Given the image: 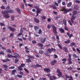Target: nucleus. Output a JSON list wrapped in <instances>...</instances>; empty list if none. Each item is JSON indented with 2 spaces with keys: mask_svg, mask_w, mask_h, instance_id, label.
<instances>
[{
  "mask_svg": "<svg viewBox=\"0 0 80 80\" xmlns=\"http://www.w3.org/2000/svg\"><path fill=\"white\" fill-rule=\"evenodd\" d=\"M9 14L8 13V14H7L5 15V18H10V16H9Z\"/></svg>",
  "mask_w": 80,
  "mask_h": 80,
  "instance_id": "nucleus-28",
  "label": "nucleus"
},
{
  "mask_svg": "<svg viewBox=\"0 0 80 80\" xmlns=\"http://www.w3.org/2000/svg\"><path fill=\"white\" fill-rule=\"evenodd\" d=\"M18 78H22V75H18Z\"/></svg>",
  "mask_w": 80,
  "mask_h": 80,
  "instance_id": "nucleus-63",
  "label": "nucleus"
},
{
  "mask_svg": "<svg viewBox=\"0 0 80 80\" xmlns=\"http://www.w3.org/2000/svg\"><path fill=\"white\" fill-rule=\"evenodd\" d=\"M41 17L42 19H43V20H45V19H46V17L43 15H42L41 16Z\"/></svg>",
  "mask_w": 80,
  "mask_h": 80,
  "instance_id": "nucleus-25",
  "label": "nucleus"
},
{
  "mask_svg": "<svg viewBox=\"0 0 80 80\" xmlns=\"http://www.w3.org/2000/svg\"><path fill=\"white\" fill-rule=\"evenodd\" d=\"M58 47L59 48L61 49V50H62V47L61 46V45H60V44H58Z\"/></svg>",
  "mask_w": 80,
  "mask_h": 80,
  "instance_id": "nucleus-47",
  "label": "nucleus"
},
{
  "mask_svg": "<svg viewBox=\"0 0 80 80\" xmlns=\"http://www.w3.org/2000/svg\"><path fill=\"white\" fill-rule=\"evenodd\" d=\"M20 35H22V33H21V32L18 33V37H20Z\"/></svg>",
  "mask_w": 80,
  "mask_h": 80,
  "instance_id": "nucleus-60",
  "label": "nucleus"
},
{
  "mask_svg": "<svg viewBox=\"0 0 80 80\" xmlns=\"http://www.w3.org/2000/svg\"><path fill=\"white\" fill-rule=\"evenodd\" d=\"M18 62V59H15V63H17V62Z\"/></svg>",
  "mask_w": 80,
  "mask_h": 80,
  "instance_id": "nucleus-58",
  "label": "nucleus"
},
{
  "mask_svg": "<svg viewBox=\"0 0 80 80\" xmlns=\"http://www.w3.org/2000/svg\"><path fill=\"white\" fill-rule=\"evenodd\" d=\"M72 5V2H69L67 4V6L68 7H70Z\"/></svg>",
  "mask_w": 80,
  "mask_h": 80,
  "instance_id": "nucleus-22",
  "label": "nucleus"
},
{
  "mask_svg": "<svg viewBox=\"0 0 80 80\" xmlns=\"http://www.w3.org/2000/svg\"><path fill=\"white\" fill-rule=\"evenodd\" d=\"M63 22L64 23V25H67V20H64Z\"/></svg>",
  "mask_w": 80,
  "mask_h": 80,
  "instance_id": "nucleus-38",
  "label": "nucleus"
},
{
  "mask_svg": "<svg viewBox=\"0 0 80 80\" xmlns=\"http://www.w3.org/2000/svg\"><path fill=\"white\" fill-rule=\"evenodd\" d=\"M47 28L48 29H50L51 28V26L50 25H48Z\"/></svg>",
  "mask_w": 80,
  "mask_h": 80,
  "instance_id": "nucleus-56",
  "label": "nucleus"
},
{
  "mask_svg": "<svg viewBox=\"0 0 80 80\" xmlns=\"http://www.w3.org/2000/svg\"><path fill=\"white\" fill-rule=\"evenodd\" d=\"M34 28L35 31H38L40 29V27L37 26H35L34 27Z\"/></svg>",
  "mask_w": 80,
  "mask_h": 80,
  "instance_id": "nucleus-13",
  "label": "nucleus"
},
{
  "mask_svg": "<svg viewBox=\"0 0 80 80\" xmlns=\"http://www.w3.org/2000/svg\"><path fill=\"white\" fill-rule=\"evenodd\" d=\"M13 10L12 9H10L9 10H8V13H13Z\"/></svg>",
  "mask_w": 80,
  "mask_h": 80,
  "instance_id": "nucleus-23",
  "label": "nucleus"
},
{
  "mask_svg": "<svg viewBox=\"0 0 80 80\" xmlns=\"http://www.w3.org/2000/svg\"><path fill=\"white\" fill-rule=\"evenodd\" d=\"M11 18V20L12 21H13V20H14L15 19L14 18V16H12Z\"/></svg>",
  "mask_w": 80,
  "mask_h": 80,
  "instance_id": "nucleus-44",
  "label": "nucleus"
},
{
  "mask_svg": "<svg viewBox=\"0 0 80 80\" xmlns=\"http://www.w3.org/2000/svg\"><path fill=\"white\" fill-rule=\"evenodd\" d=\"M62 61L63 62H62V63L64 64L65 63V62L67 61V59H66V58H64L62 60Z\"/></svg>",
  "mask_w": 80,
  "mask_h": 80,
  "instance_id": "nucleus-34",
  "label": "nucleus"
},
{
  "mask_svg": "<svg viewBox=\"0 0 80 80\" xmlns=\"http://www.w3.org/2000/svg\"><path fill=\"white\" fill-rule=\"evenodd\" d=\"M78 13V12L77 11L74 10L73 12V15H76Z\"/></svg>",
  "mask_w": 80,
  "mask_h": 80,
  "instance_id": "nucleus-24",
  "label": "nucleus"
},
{
  "mask_svg": "<svg viewBox=\"0 0 80 80\" xmlns=\"http://www.w3.org/2000/svg\"><path fill=\"white\" fill-rule=\"evenodd\" d=\"M44 70L45 71V72H47V73H50V72H51L50 68L49 67H48V68H44Z\"/></svg>",
  "mask_w": 80,
  "mask_h": 80,
  "instance_id": "nucleus-6",
  "label": "nucleus"
},
{
  "mask_svg": "<svg viewBox=\"0 0 80 80\" xmlns=\"http://www.w3.org/2000/svg\"><path fill=\"white\" fill-rule=\"evenodd\" d=\"M24 70L28 73H29V71H28V70H27V69L26 68H24Z\"/></svg>",
  "mask_w": 80,
  "mask_h": 80,
  "instance_id": "nucleus-46",
  "label": "nucleus"
},
{
  "mask_svg": "<svg viewBox=\"0 0 80 80\" xmlns=\"http://www.w3.org/2000/svg\"><path fill=\"white\" fill-rule=\"evenodd\" d=\"M8 28L10 31H11V32H15V29L12 28L11 26L8 27Z\"/></svg>",
  "mask_w": 80,
  "mask_h": 80,
  "instance_id": "nucleus-11",
  "label": "nucleus"
},
{
  "mask_svg": "<svg viewBox=\"0 0 80 80\" xmlns=\"http://www.w3.org/2000/svg\"><path fill=\"white\" fill-rule=\"evenodd\" d=\"M28 5L29 7H33V5L32 4H28Z\"/></svg>",
  "mask_w": 80,
  "mask_h": 80,
  "instance_id": "nucleus-55",
  "label": "nucleus"
},
{
  "mask_svg": "<svg viewBox=\"0 0 80 80\" xmlns=\"http://www.w3.org/2000/svg\"><path fill=\"white\" fill-rule=\"evenodd\" d=\"M3 2H4V3H5V4H7V0H2Z\"/></svg>",
  "mask_w": 80,
  "mask_h": 80,
  "instance_id": "nucleus-59",
  "label": "nucleus"
},
{
  "mask_svg": "<svg viewBox=\"0 0 80 80\" xmlns=\"http://www.w3.org/2000/svg\"><path fill=\"white\" fill-rule=\"evenodd\" d=\"M65 29L66 30H68V28L66 26L65 27Z\"/></svg>",
  "mask_w": 80,
  "mask_h": 80,
  "instance_id": "nucleus-64",
  "label": "nucleus"
},
{
  "mask_svg": "<svg viewBox=\"0 0 80 80\" xmlns=\"http://www.w3.org/2000/svg\"><path fill=\"white\" fill-rule=\"evenodd\" d=\"M32 42L34 44H35V43H37V42L36 41L33 40L32 41Z\"/></svg>",
  "mask_w": 80,
  "mask_h": 80,
  "instance_id": "nucleus-62",
  "label": "nucleus"
},
{
  "mask_svg": "<svg viewBox=\"0 0 80 80\" xmlns=\"http://www.w3.org/2000/svg\"><path fill=\"white\" fill-rule=\"evenodd\" d=\"M66 34L67 35H68V37H69L70 38H71L72 37H73V35L72 34H70L69 33H68V32H67Z\"/></svg>",
  "mask_w": 80,
  "mask_h": 80,
  "instance_id": "nucleus-19",
  "label": "nucleus"
},
{
  "mask_svg": "<svg viewBox=\"0 0 80 80\" xmlns=\"http://www.w3.org/2000/svg\"><path fill=\"white\" fill-rule=\"evenodd\" d=\"M62 50L65 52H68V48L66 47H64L62 48Z\"/></svg>",
  "mask_w": 80,
  "mask_h": 80,
  "instance_id": "nucleus-20",
  "label": "nucleus"
},
{
  "mask_svg": "<svg viewBox=\"0 0 80 80\" xmlns=\"http://www.w3.org/2000/svg\"><path fill=\"white\" fill-rule=\"evenodd\" d=\"M18 69H19L20 71H22L23 70V69H22V67H21L20 66L18 67Z\"/></svg>",
  "mask_w": 80,
  "mask_h": 80,
  "instance_id": "nucleus-41",
  "label": "nucleus"
},
{
  "mask_svg": "<svg viewBox=\"0 0 80 80\" xmlns=\"http://www.w3.org/2000/svg\"><path fill=\"white\" fill-rule=\"evenodd\" d=\"M44 54L46 57L47 56L48 57H50V53H49L48 51H46L44 52Z\"/></svg>",
  "mask_w": 80,
  "mask_h": 80,
  "instance_id": "nucleus-15",
  "label": "nucleus"
},
{
  "mask_svg": "<svg viewBox=\"0 0 80 80\" xmlns=\"http://www.w3.org/2000/svg\"><path fill=\"white\" fill-rule=\"evenodd\" d=\"M22 9L23 10V9H24V4L23 3H22Z\"/></svg>",
  "mask_w": 80,
  "mask_h": 80,
  "instance_id": "nucleus-45",
  "label": "nucleus"
},
{
  "mask_svg": "<svg viewBox=\"0 0 80 80\" xmlns=\"http://www.w3.org/2000/svg\"><path fill=\"white\" fill-rule=\"evenodd\" d=\"M52 77L54 80L57 79V77H56L55 75L52 76Z\"/></svg>",
  "mask_w": 80,
  "mask_h": 80,
  "instance_id": "nucleus-51",
  "label": "nucleus"
},
{
  "mask_svg": "<svg viewBox=\"0 0 80 80\" xmlns=\"http://www.w3.org/2000/svg\"><path fill=\"white\" fill-rule=\"evenodd\" d=\"M75 17L74 16H72V18L71 19V20L73 23H74V21L73 20H75Z\"/></svg>",
  "mask_w": 80,
  "mask_h": 80,
  "instance_id": "nucleus-12",
  "label": "nucleus"
},
{
  "mask_svg": "<svg viewBox=\"0 0 80 80\" xmlns=\"http://www.w3.org/2000/svg\"><path fill=\"white\" fill-rule=\"evenodd\" d=\"M51 64L52 65H54L55 64L57 63V60L54 59L53 61H51Z\"/></svg>",
  "mask_w": 80,
  "mask_h": 80,
  "instance_id": "nucleus-7",
  "label": "nucleus"
},
{
  "mask_svg": "<svg viewBox=\"0 0 80 80\" xmlns=\"http://www.w3.org/2000/svg\"><path fill=\"white\" fill-rule=\"evenodd\" d=\"M34 20L35 22L37 23H39V22H40V21L37 18H34Z\"/></svg>",
  "mask_w": 80,
  "mask_h": 80,
  "instance_id": "nucleus-9",
  "label": "nucleus"
},
{
  "mask_svg": "<svg viewBox=\"0 0 80 80\" xmlns=\"http://www.w3.org/2000/svg\"><path fill=\"white\" fill-rule=\"evenodd\" d=\"M2 15H5L7 14L8 13V11H2Z\"/></svg>",
  "mask_w": 80,
  "mask_h": 80,
  "instance_id": "nucleus-16",
  "label": "nucleus"
},
{
  "mask_svg": "<svg viewBox=\"0 0 80 80\" xmlns=\"http://www.w3.org/2000/svg\"><path fill=\"white\" fill-rule=\"evenodd\" d=\"M34 7L36 9H38V8H39V6H37V4H35V5L34 6Z\"/></svg>",
  "mask_w": 80,
  "mask_h": 80,
  "instance_id": "nucleus-39",
  "label": "nucleus"
},
{
  "mask_svg": "<svg viewBox=\"0 0 80 80\" xmlns=\"http://www.w3.org/2000/svg\"><path fill=\"white\" fill-rule=\"evenodd\" d=\"M57 72L58 73V76L59 77H61L62 76V72H60V70L58 69L57 71Z\"/></svg>",
  "mask_w": 80,
  "mask_h": 80,
  "instance_id": "nucleus-4",
  "label": "nucleus"
},
{
  "mask_svg": "<svg viewBox=\"0 0 80 80\" xmlns=\"http://www.w3.org/2000/svg\"><path fill=\"white\" fill-rule=\"evenodd\" d=\"M69 58L68 59V64L69 65H71V64H72V62L71 61L72 60V58H71V54H69L68 55Z\"/></svg>",
  "mask_w": 80,
  "mask_h": 80,
  "instance_id": "nucleus-3",
  "label": "nucleus"
},
{
  "mask_svg": "<svg viewBox=\"0 0 80 80\" xmlns=\"http://www.w3.org/2000/svg\"><path fill=\"white\" fill-rule=\"evenodd\" d=\"M73 57H74V58H79V57H78V56H77V55H76V54H73Z\"/></svg>",
  "mask_w": 80,
  "mask_h": 80,
  "instance_id": "nucleus-26",
  "label": "nucleus"
},
{
  "mask_svg": "<svg viewBox=\"0 0 80 80\" xmlns=\"http://www.w3.org/2000/svg\"><path fill=\"white\" fill-rule=\"evenodd\" d=\"M42 30L41 29H39V32H38V33L39 34H41V33H42Z\"/></svg>",
  "mask_w": 80,
  "mask_h": 80,
  "instance_id": "nucleus-61",
  "label": "nucleus"
},
{
  "mask_svg": "<svg viewBox=\"0 0 80 80\" xmlns=\"http://www.w3.org/2000/svg\"><path fill=\"white\" fill-rule=\"evenodd\" d=\"M9 69H14L15 68V67L12 66L11 67L9 68Z\"/></svg>",
  "mask_w": 80,
  "mask_h": 80,
  "instance_id": "nucleus-57",
  "label": "nucleus"
},
{
  "mask_svg": "<svg viewBox=\"0 0 80 80\" xmlns=\"http://www.w3.org/2000/svg\"><path fill=\"white\" fill-rule=\"evenodd\" d=\"M51 50H52V51H53V52H56V50H55V49L53 48H51Z\"/></svg>",
  "mask_w": 80,
  "mask_h": 80,
  "instance_id": "nucleus-49",
  "label": "nucleus"
},
{
  "mask_svg": "<svg viewBox=\"0 0 80 80\" xmlns=\"http://www.w3.org/2000/svg\"><path fill=\"white\" fill-rule=\"evenodd\" d=\"M72 69H73V68L71 67H69L67 68V70H68V71L72 70Z\"/></svg>",
  "mask_w": 80,
  "mask_h": 80,
  "instance_id": "nucleus-42",
  "label": "nucleus"
},
{
  "mask_svg": "<svg viewBox=\"0 0 80 80\" xmlns=\"http://www.w3.org/2000/svg\"><path fill=\"white\" fill-rule=\"evenodd\" d=\"M16 10L17 12H18V14H19V15H20V14H21V10H20V9L17 8L16 9Z\"/></svg>",
  "mask_w": 80,
  "mask_h": 80,
  "instance_id": "nucleus-21",
  "label": "nucleus"
},
{
  "mask_svg": "<svg viewBox=\"0 0 80 80\" xmlns=\"http://www.w3.org/2000/svg\"><path fill=\"white\" fill-rule=\"evenodd\" d=\"M70 42V40H67V41H65L64 42L66 44H68V43H69Z\"/></svg>",
  "mask_w": 80,
  "mask_h": 80,
  "instance_id": "nucleus-30",
  "label": "nucleus"
},
{
  "mask_svg": "<svg viewBox=\"0 0 80 80\" xmlns=\"http://www.w3.org/2000/svg\"><path fill=\"white\" fill-rule=\"evenodd\" d=\"M17 72V70L14 69L12 71V75H15V72Z\"/></svg>",
  "mask_w": 80,
  "mask_h": 80,
  "instance_id": "nucleus-27",
  "label": "nucleus"
},
{
  "mask_svg": "<svg viewBox=\"0 0 80 80\" xmlns=\"http://www.w3.org/2000/svg\"><path fill=\"white\" fill-rule=\"evenodd\" d=\"M6 51L7 52V53H12V51H11V50L10 49H7L6 50Z\"/></svg>",
  "mask_w": 80,
  "mask_h": 80,
  "instance_id": "nucleus-31",
  "label": "nucleus"
},
{
  "mask_svg": "<svg viewBox=\"0 0 80 80\" xmlns=\"http://www.w3.org/2000/svg\"><path fill=\"white\" fill-rule=\"evenodd\" d=\"M75 3H80V1L79 0H76L75 1Z\"/></svg>",
  "mask_w": 80,
  "mask_h": 80,
  "instance_id": "nucleus-48",
  "label": "nucleus"
},
{
  "mask_svg": "<svg viewBox=\"0 0 80 80\" xmlns=\"http://www.w3.org/2000/svg\"><path fill=\"white\" fill-rule=\"evenodd\" d=\"M46 38H42L41 39L40 42L42 43H44L46 42Z\"/></svg>",
  "mask_w": 80,
  "mask_h": 80,
  "instance_id": "nucleus-8",
  "label": "nucleus"
},
{
  "mask_svg": "<svg viewBox=\"0 0 80 80\" xmlns=\"http://www.w3.org/2000/svg\"><path fill=\"white\" fill-rule=\"evenodd\" d=\"M47 51L48 52L50 53H51L52 52V49H47Z\"/></svg>",
  "mask_w": 80,
  "mask_h": 80,
  "instance_id": "nucleus-35",
  "label": "nucleus"
},
{
  "mask_svg": "<svg viewBox=\"0 0 80 80\" xmlns=\"http://www.w3.org/2000/svg\"><path fill=\"white\" fill-rule=\"evenodd\" d=\"M14 55H15V56H16L17 57H20L19 55L15 52H14Z\"/></svg>",
  "mask_w": 80,
  "mask_h": 80,
  "instance_id": "nucleus-40",
  "label": "nucleus"
},
{
  "mask_svg": "<svg viewBox=\"0 0 80 80\" xmlns=\"http://www.w3.org/2000/svg\"><path fill=\"white\" fill-rule=\"evenodd\" d=\"M27 57L28 59H27L26 60V62H32V61L30 60V58L32 59H34L35 58L33 56L31 55H28L27 56Z\"/></svg>",
  "mask_w": 80,
  "mask_h": 80,
  "instance_id": "nucleus-1",
  "label": "nucleus"
},
{
  "mask_svg": "<svg viewBox=\"0 0 80 80\" xmlns=\"http://www.w3.org/2000/svg\"><path fill=\"white\" fill-rule=\"evenodd\" d=\"M0 25L1 26H5V24H3V23L0 22Z\"/></svg>",
  "mask_w": 80,
  "mask_h": 80,
  "instance_id": "nucleus-54",
  "label": "nucleus"
},
{
  "mask_svg": "<svg viewBox=\"0 0 80 80\" xmlns=\"http://www.w3.org/2000/svg\"><path fill=\"white\" fill-rule=\"evenodd\" d=\"M51 27L53 28V33H55V34H57V28L56 27V26H55L54 24H52Z\"/></svg>",
  "mask_w": 80,
  "mask_h": 80,
  "instance_id": "nucleus-2",
  "label": "nucleus"
},
{
  "mask_svg": "<svg viewBox=\"0 0 80 80\" xmlns=\"http://www.w3.org/2000/svg\"><path fill=\"white\" fill-rule=\"evenodd\" d=\"M7 56L8 58H13V56L11 54L8 53Z\"/></svg>",
  "mask_w": 80,
  "mask_h": 80,
  "instance_id": "nucleus-32",
  "label": "nucleus"
},
{
  "mask_svg": "<svg viewBox=\"0 0 80 80\" xmlns=\"http://www.w3.org/2000/svg\"><path fill=\"white\" fill-rule=\"evenodd\" d=\"M24 66H25V64L24 63H21V65L20 66V67L23 68V67H24Z\"/></svg>",
  "mask_w": 80,
  "mask_h": 80,
  "instance_id": "nucleus-37",
  "label": "nucleus"
},
{
  "mask_svg": "<svg viewBox=\"0 0 80 80\" xmlns=\"http://www.w3.org/2000/svg\"><path fill=\"white\" fill-rule=\"evenodd\" d=\"M42 9L40 8H38V9H37V11H36V12L38 13H40V12H41L42 11Z\"/></svg>",
  "mask_w": 80,
  "mask_h": 80,
  "instance_id": "nucleus-18",
  "label": "nucleus"
},
{
  "mask_svg": "<svg viewBox=\"0 0 80 80\" xmlns=\"http://www.w3.org/2000/svg\"><path fill=\"white\" fill-rule=\"evenodd\" d=\"M13 35H14V33H11L9 35V37H10V38H13Z\"/></svg>",
  "mask_w": 80,
  "mask_h": 80,
  "instance_id": "nucleus-29",
  "label": "nucleus"
},
{
  "mask_svg": "<svg viewBox=\"0 0 80 80\" xmlns=\"http://www.w3.org/2000/svg\"><path fill=\"white\" fill-rule=\"evenodd\" d=\"M59 29L60 30V32L61 33H63L65 32V30L62 28H59Z\"/></svg>",
  "mask_w": 80,
  "mask_h": 80,
  "instance_id": "nucleus-17",
  "label": "nucleus"
},
{
  "mask_svg": "<svg viewBox=\"0 0 80 80\" xmlns=\"http://www.w3.org/2000/svg\"><path fill=\"white\" fill-rule=\"evenodd\" d=\"M75 43L74 42H72L70 44V46L71 47H73V46H75Z\"/></svg>",
  "mask_w": 80,
  "mask_h": 80,
  "instance_id": "nucleus-33",
  "label": "nucleus"
},
{
  "mask_svg": "<svg viewBox=\"0 0 80 80\" xmlns=\"http://www.w3.org/2000/svg\"><path fill=\"white\" fill-rule=\"evenodd\" d=\"M2 62H3L7 63V62H9V61H10V59L7 58L5 59L2 60Z\"/></svg>",
  "mask_w": 80,
  "mask_h": 80,
  "instance_id": "nucleus-14",
  "label": "nucleus"
},
{
  "mask_svg": "<svg viewBox=\"0 0 80 80\" xmlns=\"http://www.w3.org/2000/svg\"><path fill=\"white\" fill-rule=\"evenodd\" d=\"M38 45L40 47H43V44L41 43H38Z\"/></svg>",
  "mask_w": 80,
  "mask_h": 80,
  "instance_id": "nucleus-43",
  "label": "nucleus"
},
{
  "mask_svg": "<svg viewBox=\"0 0 80 80\" xmlns=\"http://www.w3.org/2000/svg\"><path fill=\"white\" fill-rule=\"evenodd\" d=\"M1 9H2L3 10H4V9H6V8L3 6H2L1 7Z\"/></svg>",
  "mask_w": 80,
  "mask_h": 80,
  "instance_id": "nucleus-52",
  "label": "nucleus"
},
{
  "mask_svg": "<svg viewBox=\"0 0 80 80\" xmlns=\"http://www.w3.org/2000/svg\"><path fill=\"white\" fill-rule=\"evenodd\" d=\"M74 8L75 10H78L79 9V7L77 5H75L74 6Z\"/></svg>",
  "mask_w": 80,
  "mask_h": 80,
  "instance_id": "nucleus-10",
  "label": "nucleus"
},
{
  "mask_svg": "<svg viewBox=\"0 0 80 80\" xmlns=\"http://www.w3.org/2000/svg\"><path fill=\"white\" fill-rule=\"evenodd\" d=\"M62 11L63 12L64 11V13H67L68 12V9H67L64 7H63L62 9Z\"/></svg>",
  "mask_w": 80,
  "mask_h": 80,
  "instance_id": "nucleus-5",
  "label": "nucleus"
},
{
  "mask_svg": "<svg viewBox=\"0 0 80 80\" xmlns=\"http://www.w3.org/2000/svg\"><path fill=\"white\" fill-rule=\"evenodd\" d=\"M3 67L4 68V69L5 70H7V68L8 67L7 66V65H4L3 66Z\"/></svg>",
  "mask_w": 80,
  "mask_h": 80,
  "instance_id": "nucleus-36",
  "label": "nucleus"
},
{
  "mask_svg": "<svg viewBox=\"0 0 80 80\" xmlns=\"http://www.w3.org/2000/svg\"><path fill=\"white\" fill-rule=\"evenodd\" d=\"M36 65L37 67H42V66H41L38 64H37Z\"/></svg>",
  "mask_w": 80,
  "mask_h": 80,
  "instance_id": "nucleus-53",
  "label": "nucleus"
},
{
  "mask_svg": "<svg viewBox=\"0 0 80 80\" xmlns=\"http://www.w3.org/2000/svg\"><path fill=\"white\" fill-rule=\"evenodd\" d=\"M68 22L70 24V25H71V26H72V22H71L70 20H69L68 21Z\"/></svg>",
  "mask_w": 80,
  "mask_h": 80,
  "instance_id": "nucleus-50",
  "label": "nucleus"
}]
</instances>
